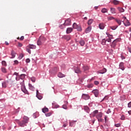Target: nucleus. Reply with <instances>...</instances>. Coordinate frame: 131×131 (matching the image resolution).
Wrapping results in <instances>:
<instances>
[{
  "instance_id": "f257e3e1",
  "label": "nucleus",
  "mask_w": 131,
  "mask_h": 131,
  "mask_svg": "<svg viewBox=\"0 0 131 131\" xmlns=\"http://www.w3.org/2000/svg\"><path fill=\"white\" fill-rule=\"evenodd\" d=\"M23 120L22 121H19L18 120L17 121L18 125L19 126H21V127H24V126H26L27 123H28V121H29V118L26 116H24L23 118Z\"/></svg>"
},
{
  "instance_id": "f03ea898",
  "label": "nucleus",
  "mask_w": 131,
  "mask_h": 131,
  "mask_svg": "<svg viewBox=\"0 0 131 131\" xmlns=\"http://www.w3.org/2000/svg\"><path fill=\"white\" fill-rule=\"evenodd\" d=\"M47 40V38L43 36H40L39 37L38 40L37 41V46H41V45H43L46 41Z\"/></svg>"
},
{
  "instance_id": "7ed1b4c3",
  "label": "nucleus",
  "mask_w": 131,
  "mask_h": 131,
  "mask_svg": "<svg viewBox=\"0 0 131 131\" xmlns=\"http://www.w3.org/2000/svg\"><path fill=\"white\" fill-rule=\"evenodd\" d=\"M19 83L21 85V91L24 92L25 94L28 95V91H27V90H26V89L25 88V84L24 83V80L21 78Z\"/></svg>"
},
{
  "instance_id": "20e7f679",
  "label": "nucleus",
  "mask_w": 131,
  "mask_h": 131,
  "mask_svg": "<svg viewBox=\"0 0 131 131\" xmlns=\"http://www.w3.org/2000/svg\"><path fill=\"white\" fill-rule=\"evenodd\" d=\"M69 25H71V19L70 18L66 20L64 25H61L60 27L61 29H63V28H65V26H68Z\"/></svg>"
},
{
  "instance_id": "39448f33",
  "label": "nucleus",
  "mask_w": 131,
  "mask_h": 131,
  "mask_svg": "<svg viewBox=\"0 0 131 131\" xmlns=\"http://www.w3.org/2000/svg\"><path fill=\"white\" fill-rule=\"evenodd\" d=\"M118 41H120V38L116 39L112 42V43L111 44V47L112 49H114V50H115V48H116V45H117V42H118Z\"/></svg>"
},
{
  "instance_id": "423d86ee",
  "label": "nucleus",
  "mask_w": 131,
  "mask_h": 131,
  "mask_svg": "<svg viewBox=\"0 0 131 131\" xmlns=\"http://www.w3.org/2000/svg\"><path fill=\"white\" fill-rule=\"evenodd\" d=\"M122 18L124 19V20L122 21V22H123L125 26H129L130 25V23H129L128 20L126 19V17L123 16Z\"/></svg>"
},
{
  "instance_id": "0eeeda50",
  "label": "nucleus",
  "mask_w": 131,
  "mask_h": 131,
  "mask_svg": "<svg viewBox=\"0 0 131 131\" xmlns=\"http://www.w3.org/2000/svg\"><path fill=\"white\" fill-rule=\"evenodd\" d=\"M90 95L88 94H83L82 95V99H83V100H90Z\"/></svg>"
},
{
  "instance_id": "6e6552de",
  "label": "nucleus",
  "mask_w": 131,
  "mask_h": 131,
  "mask_svg": "<svg viewBox=\"0 0 131 131\" xmlns=\"http://www.w3.org/2000/svg\"><path fill=\"white\" fill-rule=\"evenodd\" d=\"M8 83H9V81L8 80H6V81H4L2 83L3 88H4V89H6V88H7V86L8 85Z\"/></svg>"
},
{
  "instance_id": "1a4fd4ad",
  "label": "nucleus",
  "mask_w": 131,
  "mask_h": 131,
  "mask_svg": "<svg viewBox=\"0 0 131 131\" xmlns=\"http://www.w3.org/2000/svg\"><path fill=\"white\" fill-rule=\"evenodd\" d=\"M24 77H25V75L24 74H21L20 75V78L19 77L17 76L15 79L17 81H18V80H19L20 81H21V78L23 79Z\"/></svg>"
},
{
  "instance_id": "9d476101",
  "label": "nucleus",
  "mask_w": 131,
  "mask_h": 131,
  "mask_svg": "<svg viewBox=\"0 0 131 131\" xmlns=\"http://www.w3.org/2000/svg\"><path fill=\"white\" fill-rule=\"evenodd\" d=\"M63 38L66 39V40H70L71 39V36L70 35H66L63 36Z\"/></svg>"
},
{
  "instance_id": "9b49d317",
  "label": "nucleus",
  "mask_w": 131,
  "mask_h": 131,
  "mask_svg": "<svg viewBox=\"0 0 131 131\" xmlns=\"http://www.w3.org/2000/svg\"><path fill=\"white\" fill-rule=\"evenodd\" d=\"M92 92L93 93V94H94L95 97H98L99 95V90H93Z\"/></svg>"
},
{
  "instance_id": "f8f14e48",
  "label": "nucleus",
  "mask_w": 131,
  "mask_h": 131,
  "mask_svg": "<svg viewBox=\"0 0 131 131\" xmlns=\"http://www.w3.org/2000/svg\"><path fill=\"white\" fill-rule=\"evenodd\" d=\"M103 117V113H98L97 115H96V118H102V117Z\"/></svg>"
},
{
  "instance_id": "ddd939ff",
  "label": "nucleus",
  "mask_w": 131,
  "mask_h": 131,
  "mask_svg": "<svg viewBox=\"0 0 131 131\" xmlns=\"http://www.w3.org/2000/svg\"><path fill=\"white\" fill-rule=\"evenodd\" d=\"M73 30V29L72 28H68L67 29V34H69V33H71L72 32V31Z\"/></svg>"
},
{
  "instance_id": "4468645a",
  "label": "nucleus",
  "mask_w": 131,
  "mask_h": 131,
  "mask_svg": "<svg viewBox=\"0 0 131 131\" xmlns=\"http://www.w3.org/2000/svg\"><path fill=\"white\" fill-rule=\"evenodd\" d=\"M28 48H29L30 49H32L33 50H34V49H36V46L35 45H29L28 46Z\"/></svg>"
},
{
  "instance_id": "2eb2a0df",
  "label": "nucleus",
  "mask_w": 131,
  "mask_h": 131,
  "mask_svg": "<svg viewBox=\"0 0 131 131\" xmlns=\"http://www.w3.org/2000/svg\"><path fill=\"white\" fill-rule=\"evenodd\" d=\"M29 89L31 91H32L33 92L34 91V86L32 85L31 83H29Z\"/></svg>"
},
{
  "instance_id": "dca6fc26",
  "label": "nucleus",
  "mask_w": 131,
  "mask_h": 131,
  "mask_svg": "<svg viewBox=\"0 0 131 131\" xmlns=\"http://www.w3.org/2000/svg\"><path fill=\"white\" fill-rule=\"evenodd\" d=\"M119 68L121 70H124V65L123 62H121L119 64Z\"/></svg>"
},
{
  "instance_id": "f3484780",
  "label": "nucleus",
  "mask_w": 131,
  "mask_h": 131,
  "mask_svg": "<svg viewBox=\"0 0 131 131\" xmlns=\"http://www.w3.org/2000/svg\"><path fill=\"white\" fill-rule=\"evenodd\" d=\"M74 70L75 73H81V71L78 68H75Z\"/></svg>"
},
{
  "instance_id": "a211bd4d",
  "label": "nucleus",
  "mask_w": 131,
  "mask_h": 131,
  "mask_svg": "<svg viewBox=\"0 0 131 131\" xmlns=\"http://www.w3.org/2000/svg\"><path fill=\"white\" fill-rule=\"evenodd\" d=\"M106 71H107V70L104 68L102 71H98V73H100L101 74H104V73H105Z\"/></svg>"
},
{
  "instance_id": "6ab92c4d",
  "label": "nucleus",
  "mask_w": 131,
  "mask_h": 131,
  "mask_svg": "<svg viewBox=\"0 0 131 131\" xmlns=\"http://www.w3.org/2000/svg\"><path fill=\"white\" fill-rule=\"evenodd\" d=\"M110 11L111 12L112 14H116V10H115V8H111Z\"/></svg>"
},
{
  "instance_id": "aec40b11",
  "label": "nucleus",
  "mask_w": 131,
  "mask_h": 131,
  "mask_svg": "<svg viewBox=\"0 0 131 131\" xmlns=\"http://www.w3.org/2000/svg\"><path fill=\"white\" fill-rule=\"evenodd\" d=\"M84 111L87 112V113H90V108L88 106H84Z\"/></svg>"
},
{
  "instance_id": "412c9836",
  "label": "nucleus",
  "mask_w": 131,
  "mask_h": 131,
  "mask_svg": "<svg viewBox=\"0 0 131 131\" xmlns=\"http://www.w3.org/2000/svg\"><path fill=\"white\" fill-rule=\"evenodd\" d=\"M91 30H92V27H88V28L85 30L86 33H89V32H91Z\"/></svg>"
},
{
  "instance_id": "4be33fe9",
  "label": "nucleus",
  "mask_w": 131,
  "mask_h": 131,
  "mask_svg": "<svg viewBox=\"0 0 131 131\" xmlns=\"http://www.w3.org/2000/svg\"><path fill=\"white\" fill-rule=\"evenodd\" d=\"M58 77H59V78H62L63 77H65V75L63 74L62 73H59Z\"/></svg>"
},
{
  "instance_id": "5701e85b",
  "label": "nucleus",
  "mask_w": 131,
  "mask_h": 131,
  "mask_svg": "<svg viewBox=\"0 0 131 131\" xmlns=\"http://www.w3.org/2000/svg\"><path fill=\"white\" fill-rule=\"evenodd\" d=\"M99 26L100 29H104V28H105V24L103 23L99 24Z\"/></svg>"
},
{
  "instance_id": "b1692460",
  "label": "nucleus",
  "mask_w": 131,
  "mask_h": 131,
  "mask_svg": "<svg viewBox=\"0 0 131 131\" xmlns=\"http://www.w3.org/2000/svg\"><path fill=\"white\" fill-rule=\"evenodd\" d=\"M116 22L118 24V25H121V23L122 21L120 20V19H118L117 18L115 19Z\"/></svg>"
},
{
  "instance_id": "393cba45",
  "label": "nucleus",
  "mask_w": 131,
  "mask_h": 131,
  "mask_svg": "<svg viewBox=\"0 0 131 131\" xmlns=\"http://www.w3.org/2000/svg\"><path fill=\"white\" fill-rule=\"evenodd\" d=\"M15 55H16V53L15 52V51H12V52H11L12 57L11 58L13 59V58H15Z\"/></svg>"
},
{
  "instance_id": "a878e982",
  "label": "nucleus",
  "mask_w": 131,
  "mask_h": 131,
  "mask_svg": "<svg viewBox=\"0 0 131 131\" xmlns=\"http://www.w3.org/2000/svg\"><path fill=\"white\" fill-rule=\"evenodd\" d=\"M42 111L43 113H46V112H49V108L47 107H45L42 109Z\"/></svg>"
},
{
  "instance_id": "bb28decb",
  "label": "nucleus",
  "mask_w": 131,
  "mask_h": 131,
  "mask_svg": "<svg viewBox=\"0 0 131 131\" xmlns=\"http://www.w3.org/2000/svg\"><path fill=\"white\" fill-rule=\"evenodd\" d=\"M79 43L82 47H83V46H84V45L85 44V42H84V40H81L79 41Z\"/></svg>"
},
{
  "instance_id": "cd10ccee",
  "label": "nucleus",
  "mask_w": 131,
  "mask_h": 131,
  "mask_svg": "<svg viewBox=\"0 0 131 131\" xmlns=\"http://www.w3.org/2000/svg\"><path fill=\"white\" fill-rule=\"evenodd\" d=\"M98 112H99V111L98 110L94 111L92 113L93 116H96V117L97 114H98V113H99Z\"/></svg>"
},
{
  "instance_id": "c85d7f7f",
  "label": "nucleus",
  "mask_w": 131,
  "mask_h": 131,
  "mask_svg": "<svg viewBox=\"0 0 131 131\" xmlns=\"http://www.w3.org/2000/svg\"><path fill=\"white\" fill-rule=\"evenodd\" d=\"M101 13H103V14L105 13H108V10L106 8H103L101 10Z\"/></svg>"
},
{
  "instance_id": "c756f323",
  "label": "nucleus",
  "mask_w": 131,
  "mask_h": 131,
  "mask_svg": "<svg viewBox=\"0 0 131 131\" xmlns=\"http://www.w3.org/2000/svg\"><path fill=\"white\" fill-rule=\"evenodd\" d=\"M36 97L39 100H41L42 99V95L40 94L36 95Z\"/></svg>"
},
{
  "instance_id": "7c9ffc66",
  "label": "nucleus",
  "mask_w": 131,
  "mask_h": 131,
  "mask_svg": "<svg viewBox=\"0 0 131 131\" xmlns=\"http://www.w3.org/2000/svg\"><path fill=\"white\" fill-rule=\"evenodd\" d=\"M113 3L114 5H115L116 6L117 5H119L120 2L118 1H116V0H114L113 1Z\"/></svg>"
},
{
  "instance_id": "2f4dec72",
  "label": "nucleus",
  "mask_w": 131,
  "mask_h": 131,
  "mask_svg": "<svg viewBox=\"0 0 131 131\" xmlns=\"http://www.w3.org/2000/svg\"><path fill=\"white\" fill-rule=\"evenodd\" d=\"M118 10L120 13H123V12H124V9L121 7H118Z\"/></svg>"
},
{
  "instance_id": "473e14b6",
  "label": "nucleus",
  "mask_w": 131,
  "mask_h": 131,
  "mask_svg": "<svg viewBox=\"0 0 131 131\" xmlns=\"http://www.w3.org/2000/svg\"><path fill=\"white\" fill-rule=\"evenodd\" d=\"M1 70L3 73H7V69H6V68L2 67L1 68Z\"/></svg>"
},
{
  "instance_id": "72a5a7b5",
  "label": "nucleus",
  "mask_w": 131,
  "mask_h": 131,
  "mask_svg": "<svg viewBox=\"0 0 131 131\" xmlns=\"http://www.w3.org/2000/svg\"><path fill=\"white\" fill-rule=\"evenodd\" d=\"M83 69L84 71H88V70H89V69H90V68H89V67L88 66H84L83 67Z\"/></svg>"
},
{
  "instance_id": "f704fd0d",
  "label": "nucleus",
  "mask_w": 131,
  "mask_h": 131,
  "mask_svg": "<svg viewBox=\"0 0 131 131\" xmlns=\"http://www.w3.org/2000/svg\"><path fill=\"white\" fill-rule=\"evenodd\" d=\"M115 18H114V17L113 16H111V17H107V20L108 21H111V20H115Z\"/></svg>"
},
{
  "instance_id": "c9c22d12",
  "label": "nucleus",
  "mask_w": 131,
  "mask_h": 131,
  "mask_svg": "<svg viewBox=\"0 0 131 131\" xmlns=\"http://www.w3.org/2000/svg\"><path fill=\"white\" fill-rule=\"evenodd\" d=\"M73 27L74 29H76L78 27V25L76 23H74L73 25Z\"/></svg>"
},
{
  "instance_id": "e433bc0d",
  "label": "nucleus",
  "mask_w": 131,
  "mask_h": 131,
  "mask_svg": "<svg viewBox=\"0 0 131 131\" xmlns=\"http://www.w3.org/2000/svg\"><path fill=\"white\" fill-rule=\"evenodd\" d=\"M106 39H102L101 43H102V45H103V46H105V45H106Z\"/></svg>"
},
{
  "instance_id": "4c0bfd02",
  "label": "nucleus",
  "mask_w": 131,
  "mask_h": 131,
  "mask_svg": "<svg viewBox=\"0 0 131 131\" xmlns=\"http://www.w3.org/2000/svg\"><path fill=\"white\" fill-rule=\"evenodd\" d=\"M94 21V20H93L92 19H90L88 21V25H91V24H92V23H93V21Z\"/></svg>"
},
{
  "instance_id": "58836bf2",
  "label": "nucleus",
  "mask_w": 131,
  "mask_h": 131,
  "mask_svg": "<svg viewBox=\"0 0 131 131\" xmlns=\"http://www.w3.org/2000/svg\"><path fill=\"white\" fill-rule=\"evenodd\" d=\"M118 26H113V27H110L111 29H112V30H115L116 28H117Z\"/></svg>"
},
{
  "instance_id": "ea45409f",
  "label": "nucleus",
  "mask_w": 131,
  "mask_h": 131,
  "mask_svg": "<svg viewBox=\"0 0 131 131\" xmlns=\"http://www.w3.org/2000/svg\"><path fill=\"white\" fill-rule=\"evenodd\" d=\"M26 50H27V52H28V53H29V54H31V50H30V48L27 47Z\"/></svg>"
},
{
  "instance_id": "a19ab883",
  "label": "nucleus",
  "mask_w": 131,
  "mask_h": 131,
  "mask_svg": "<svg viewBox=\"0 0 131 131\" xmlns=\"http://www.w3.org/2000/svg\"><path fill=\"white\" fill-rule=\"evenodd\" d=\"M93 86H94V84H88L87 85V88H88L89 89H91V88H93Z\"/></svg>"
},
{
  "instance_id": "79ce46f5",
  "label": "nucleus",
  "mask_w": 131,
  "mask_h": 131,
  "mask_svg": "<svg viewBox=\"0 0 131 131\" xmlns=\"http://www.w3.org/2000/svg\"><path fill=\"white\" fill-rule=\"evenodd\" d=\"M76 29H77L78 31H81V30H82L80 26H78Z\"/></svg>"
},
{
  "instance_id": "37998d69",
  "label": "nucleus",
  "mask_w": 131,
  "mask_h": 131,
  "mask_svg": "<svg viewBox=\"0 0 131 131\" xmlns=\"http://www.w3.org/2000/svg\"><path fill=\"white\" fill-rule=\"evenodd\" d=\"M2 64L3 66H7V62L5 61H2Z\"/></svg>"
},
{
  "instance_id": "c03bdc74",
  "label": "nucleus",
  "mask_w": 131,
  "mask_h": 131,
  "mask_svg": "<svg viewBox=\"0 0 131 131\" xmlns=\"http://www.w3.org/2000/svg\"><path fill=\"white\" fill-rule=\"evenodd\" d=\"M31 81H32V82H35V77L31 78Z\"/></svg>"
},
{
  "instance_id": "a18cd8bd",
  "label": "nucleus",
  "mask_w": 131,
  "mask_h": 131,
  "mask_svg": "<svg viewBox=\"0 0 131 131\" xmlns=\"http://www.w3.org/2000/svg\"><path fill=\"white\" fill-rule=\"evenodd\" d=\"M24 55L23 54H21L19 55L18 58L19 59V60H21V59H22V58H23Z\"/></svg>"
},
{
  "instance_id": "49530a36",
  "label": "nucleus",
  "mask_w": 131,
  "mask_h": 131,
  "mask_svg": "<svg viewBox=\"0 0 131 131\" xmlns=\"http://www.w3.org/2000/svg\"><path fill=\"white\" fill-rule=\"evenodd\" d=\"M51 115H52V114L51 113H48L46 114V116H47V117H49V116H51Z\"/></svg>"
},
{
  "instance_id": "de8ad7c7",
  "label": "nucleus",
  "mask_w": 131,
  "mask_h": 131,
  "mask_svg": "<svg viewBox=\"0 0 131 131\" xmlns=\"http://www.w3.org/2000/svg\"><path fill=\"white\" fill-rule=\"evenodd\" d=\"M97 119H98V121H99V122H102V121H103V119L101 118H97Z\"/></svg>"
},
{
  "instance_id": "09e8293b",
  "label": "nucleus",
  "mask_w": 131,
  "mask_h": 131,
  "mask_svg": "<svg viewBox=\"0 0 131 131\" xmlns=\"http://www.w3.org/2000/svg\"><path fill=\"white\" fill-rule=\"evenodd\" d=\"M73 125H74V122H70V126H73Z\"/></svg>"
},
{
  "instance_id": "8fccbe9b",
  "label": "nucleus",
  "mask_w": 131,
  "mask_h": 131,
  "mask_svg": "<svg viewBox=\"0 0 131 131\" xmlns=\"http://www.w3.org/2000/svg\"><path fill=\"white\" fill-rule=\"evenodd\" d=\"M105 40L106 41H107V42H111V39L110 38L106 39Z\"/></svg>"
},
{
  "instance_id": "3c124183",
  "label": "nucleus",
  "mask_w": 131,
  "mask_h": 131,
  "mask_svg": "<svg viewBox=\"0 0 131 131\" xmlns=\"http://www.w3.org/2000/svg\"><path fill=\"white\" fill-rule=\"evenodd\" d=\"M17 39H20V40H23V39H24V36H22L20 38L18 37Z\"/></svg>"
},
{
  "instance_id": "603ef678",
  "label": "nucleus",
  "mask_w": 131,
  "mask_h": 131,
  "mask_svg": "<svg viewBox=\"0 0 131 131\" xmlns=\"http://www.w3.org/2000/svg\"><path fill=\"white\" fill-rule=\"evenodd\" d=\"M62 108H63V109H67V105H66V104H64V105H62Z\"/></svg>"
},
{
  "instance_id": "864d4df0",
  "label": "nucleus",
  "mask_w": 131,
  "mask_h": 131,
  "mask_svg": "<svg viewBox=\"0 0 131 131\" xmlns=\"http://www.w3.org/2000/svg\"><path fill=\"white\" fill-rule=\"evenodd\" d=\"M121 120H124V119H125V117H124V116L122 115L121 117Z\"/></svg>"
},
{
  "instance_id": "5fc2aeb1",
  "label": "nucleus",
  "mask_w": 131,
  "mask_h": 131,
  "mask_svg": "<svg viewBox=\"0 0 131 131\" xmlns=\"http://www.w3.org/2000/svg\"><path fill=\"white\" fill-rule=\"evenodd\" d=\"M94 84H95L96 85H98V84H99V81H94Z\"/></svg>"
},
{
  "instance_id": "6e6d98bb",
  "label": "nucleus",
  "mask_w": 131,
  "mask_h": 131,
  "mask_svg": "<svg viewBox=\"0 0 131 131\" xmlns=\"http://www.w3.org/2000/svg\"><path fill=\"white\" fill-rule=\"evenodd\" d=\"M0 80H3V74L0 73Z\"/></svg>"
},
{
  "instance_id": "4d7b16f0",
  "label": "nucleus",
  "mask_w": 131,
  "mask_h": 131,
  "mask_svg": "<svg viewBox=\"0 0 131 131\" xmlns=\"http://www.w3.org/2000/svg\"><path fill=\"white\" fill-rule=\"evenodd\" d=\"M18 47H19V48H21V47H22L23 46V45H22V43H21L20 42H18Z\"/></svg>"
},
{
  "instance_id": "13d9d810",
  "label": "nucleus",
  "mask_w": 131,
  "mask_h": 131,
  "mask_svg": "<svg viewBox=\"0 0 131 131\" xmlns=\"http://www.w3.org/2000/svg\"><path fill=\"white\" fill-rule=\"evenodd\" d=\"M115 126H116V127H119V126H120V124H116Z\"/></svg>"
},
{
  "instance_id": "bf43d9fd",
  "label": "nucleus",
  "mask_w": 131,
  "mask_h": 131,
  "mask_svg": "<svg viewBox=\"0 0 131 131\" xmlns=\"http://www.w3.org/2000/svg\"><path fill=\"white\" fill-rule=\"evenodd\" d=\"M108 38H110L111 39L113 38V36L111 35H108Z\"/></svg>"
},
{
  "instance_id": "052dcab7",
  "label": "nucleus",
  "mask_w": 131,
  "mask_h": 131,
  "mask_svg": "<svg viewBox=\"0 0 131 131\" xmlns=\"http://www.w3.org/2000/svg\"><path fill=\"white\" fill-rule=\"evenodd\" d=\"M30 62V59L29 58H27L26 59V63H29Z\"/></svg>"
},
{
  "instance_id": "680f3d73",
  "label": "nucleus",
  "mask_w": 131,
  "mask_h": 131,
  "mask_svg": "<svg viewBox=\"0 0 131 131\" xmlns=\"http://www.w3.org/2000/svg\"><path fill=\"white\" fill-rule=\"evenodd\" d=\"M111 113V111H110V109H108L106 113H107V114H109V113Z\"/></svg>"
},
{
  "instance_id": "e2e57ef3",
  "label": "nucleus",
  "mask_w": 131,
  "mask_h": 131,
  "mask_svg": "<svg viewBox=\"0 0 131 131\" xmlns=\"http://www.w3.org/2000/svg\"><path fill=\"white\" fill-rule=\"evenodd\" d=\"M14 63L15 64H18L19 63V61H18V60H15Z\"/></svg>"
},
{
  "instance_id": "0e129e2a",
  "label": "nucleus",
  "mask_w": 131,
  "mask_h": 131,
  "mask_svg": "<svg viewBox=\"0 0 131 131\" xmlns=\"http://www.w3.org/2000/svg\"><path fill=\"white\" fill-rule=\"evenodd\" d=\"M68 124H63V127H66V126H67Z\"/></svg>"
},
{
  "instance_id": "69168bd1",
  "label": "nucleus",
  "mask_w": 131,
  "mask_h": 131,
  "mask_svg": "<svg viewBox=\"0 0 131 131\" xmlns=\"http://www.w3.org/2000/svg\"><path fill=\"white\" fill-rule=\"evenodd\" d=\"M5 44L6 45V46H9V43L8 42V41H5Z\"/></svg>"
},
{
  "instance_id": "338daca9",
  "label": "nucleus",
  "mask_w": 131,
  "mask_h": 131,
  "mask_svg": "<svg viewBox=\"0 0 131 131\" xmlns=\"http://www.w3.org/2000/svg\"><path fill=\"white\" fill-rule=\"evenodd\" d=\"M128 114H129V115H131V111H129L128 112Z\"/></svg>"
},
{
  "instance_id": "774afa93",
  "label": "nucleus",
  "mask_w": 131,
  "mask_h": 131,
  "mask_svg": "<svg viewBox=\"0 0 131 131\" xmlns=\"http://www.w3.org/2000/svg\"><path fill=\"white\" fill-rule=\"evenodd\" d=\"M128 51H129V53H131V48H129Z\"/></svg>"
}]
</instances>
